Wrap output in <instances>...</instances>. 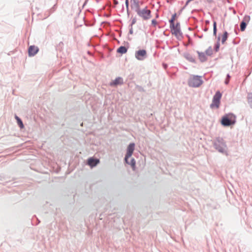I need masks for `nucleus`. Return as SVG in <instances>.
<instances>
[{
  "label": "nucleus",
  "mask_w": 252,
  "mask_h": 252,
  "mask_svg": "<svg viewBox=\"0 0 252 252\" xmlns=\"http://www.w3.org/2000/svg\"><path fill=\"white\" fill-rule=\"evenodd\" d=\"M214 148L219 153L228 155V148L226 141L221 137H216L213 141Z\"/></svg>",
  "instance_id": "nucleus-1"
},
{
  "label": "nucleus",
  "mask_w": 252,
  "mask_h": 252,
  "mask_svg": "<svg viewBox=\"0 0 252 252\" xmlns=\"http://www.w3.org/2000/svg\"><path fill=\"white\" fill-rule=\"evenodd\" d=\"M134 3V6L136 9L138 15L144 19H148L150 17V10L144 8L143 9L140 7L139 2L137 0H133Z\"/></svg>",
  "instance_id": "nucleus-2"
},
{
  "label": "nucleus",
  "mask_w": 252,
  "mask_h": 252,
  "mask_svg": "<svg viewBox=\"0 0 252 252\" xmlns=\"http://www.w3.org/2000/svg\"><path fill=\"white\" fill-rule=\"evenodd\" d=\"M135 144L130 143L127 148L126 154L125 156V160L126 163L131 165L133 170L135 169V161L134 158H131L130 162H128V158L132 156L134 150Z\"/></svg>",
  "instance_id": "nucleus-3"
},
{
  "label": "nucleus",
  "mask_w": 252,
  "mask_h": 252,
  "mask_svg": "<svg viewBox=\"0 0 252 252\" xmlns=\"http://www.w3.org/2000/svg\"><path fill=\"white\" fill-rule=\"evenodd\" d=\"M203 82L201 76L192 75L189 79L188 85L189 87L197 88L201 85Z\"/></svg>",
  "instance_id": "nucleus-4"
},
{
  "label": "nucleus",
  "mask_w": 252,
  "mask_h": 252,
  "mask_svg": "<svg viewBox=\"0 0 252 252\" xmlns=\"http://www.w3.org/2000/svg\"><path fill=\"white\" fill-rule=\"evenodd\" d=\"M235 119L236 117L233 114H226L222 117L221 124L224 126H228L235 123Z\"/></svg>",
  "instance_id": "nucleus-5"
},
{
  "label": "nucleus",
  "mask_w": 252,
  "mask_h": 252,
  "mask_svg": "<svg viewBox=\"0 0 252 252\" xmlns=\"http://www.w3.org/2000/svg\"><path fill=\"white\" fill-rule=\"evenodd\" d=\"M222 94L220 91H217L213 97L212 103L210 105V107L213 108L216 107L217 108L219 107L220 104V100L221 99Z\"/></svg>",
  "instance_id": "nucleus-6"
},
{
  "label": "nucleus",
  "mask_w": 252,
  "mask_h": 252,
  "mask_svg": "<svg viewBox=\"0 0 252 252\" xmlns=\"http://www.w3.org/2000/svg\"><path fill=\"white\" fill-rule=\"evenodd\" d=\"M135 58L140 61L144 60L147 57V52L145 50H139L135 52Z\"/></svg>",
  "instance_id": "nucleus-7"
},
{
  "label": "nucleus",
  "mask_w": 252,
  "mask_h": 252,
  "mask_svg": "<svg viewBox=\"0 0 252 252\" xmlns=\"http://www.w3.org/2000/svg\"><path fill=\"white\" fill-rule=\"evenodd\" d=\"M99 163V160L94 158H90L88 159L87 164L91 168L95 166L98 163Z\"/></svg>",
  "instance_id": "nucleus-8"
},
{
  "label": "nucleus",
  "mask_w": 252,
  "mask_h": 252,
  "mask_svg": "<svg viewBox=\"0 0 252 252\" xmlns=\"http://www.w3.org/2000/svg\"><path fill=\"white\" fill-rule=\"evenodd\" d=\"M38 50L39 49L37 46L34 45L30 46L28 51L29 56H34L38 52Z\"/></svg>",
  "instance_id": "nucleus-9"
},
{
  "label": "nucleus",
  "mask_w": 252,
  "mask_h": 252,
  "mask_svg": "<svg viewBox=\"0 0 252 252\" xmlns=\"http://www.w3.org/2000/svg\"><path fill=\"white\" fill-rule=\"evenodd\" d=\"M172 34H174L178 38H182V33L181 31L180 28L174 27L171 30Z\"/></svg>",
  "instance_id": "nucleus-10"
},
{
  "label": "nucleus",
  "mask_w": 252,
  "mask_h": 252,
  "mask_svg": "<svg viewBox=\"0 0 252 252\" xmlns=\"http://www.w3.org/2000/svg\"><path fill=\"white\" fill-rule=\"evenodd\" d=\"M197 53L198 54V58L201 62L203 63L207 61L208 58L205 52L197 51Z\"/></svg>",
  "instance_id": "nucleus-11"
},
{
  "label": "nucleus",
  "mask_w": 252,
  "mask_h": 252,
  "mask_svg": "<svg viewBox=\"0 0 252 252\" xmlns=\"http://www.w3.org/2000/svg\"><path fill=\"white\" fill-rule=\"evenodd\" d=\"M127 49L125 46H120L117 49V52L121 54H125L127 52Z\"/></svg>",
  "instance_id": "nucleus-12"
},
{
  "label": "nucleus",
  "mask_w": 252,
  "mask_h": 252,
  "mask_svg": "<svg viewBox=\"0 0 252 252\" xmlns=\"http://www.w3.org/2000/svg\"><path fill=\"white\" fill-rule=\"evenodd\" d=\"M123 83V79L121 77L117 78L113 83H111V85H117L119 84H122Z\"/></svg>",
  "instance_id": "nucleus-13"
},
{
  "label": "nucleus",
  "mask_w": 252,
  "mask_h": 252,
  "mask_svg": "<svg viewBox=\"0 0 252 252\" xmlns=\"http://www.w3.org/2000/svg\"><path fill=\"white\" fill-rule=\"evenodd\" d=\"M206 55L208 56H211L213 54V50L211 46H210L205 52Z\"/></svg>",
  "instance_id": "nucleus-14"
},
{
  "label": "nucleus",
  "mask_w": 252,
  "mask_h": 252,
  "mask_svg": "<svg viewBox=\"0 0 252 252\" xmlns=\"http://www.w3.org/2000/svg\"><path fill=\"white\" fill-rule=\"evenodd\" d=\"M185 58L188 60H189V61H190V62H192V63H194L195 62V59L194 58L192 57V55H190L189 54H187L185 55Z\"/></svg>",
  "instance_id": "nucleus-15"
},
{
  "label": "nucleus",
  "mask_w": 252,
  "mask_h": 252,
  "mask_svg": "<svg viewBox=\"0 0 252 252\" xmlns=\"http://www.w3.org/2000/svg\"><path fill=\"white\" fill-rule=\"evenodd\" d=\"M228 36V33L226 31H225L223 32L222 35V39H221V43L223 44L225 41L227 40Z\"/></svg>",
  "instance_id": "nucleus-16"
},
{
  "label": "nucleus",
  "mask_w": 252,
  "mask_h": 252,
  "mask_svg": "<svg viewBox=\"0 0 252 252\" xmlns=\"http://www.w3.org/2000/svg\"><path fill=\"white\" fill-rule=\"evenodd\" d=\"M248 102L250 106L252 108V93L248 94Z\"/></svg>",
  "instance_id": "nucleus-17"
},
{
  "label": "nucleus",
  "mask_w": 252,
  "mask_h": 252,
  "mask_svg": "<svg viewBox=\"0 0 252 252\" xmlns=\"http://www.w3.org/2000/svg\"><path fill=\"white\" fill-rule=\"evenodd\" d=\"M247 23L242 21L240 23V30L241 31H244L246 28Z\"/></svg>",
  "instance_id": "nucleus-18"
},
{
  "label": "nucleus",
  "mask_w": 252,
  "mask_h": 252,
  "mask_svg": "<svg viewBox=\"0 0 252 252\" xmlns=\"http://www.w3.org/2000/svg\"><path fill=\"white\" fill-rule=\"evenodd\" d=\"M15 118L17 121V123H18V124L19 125V126L22 128H23L24 125H23V124L21 120L17 116H15Z\"/></svg>",
  "instance_id": "nucleus-19"
},
{
  "label": "nucleus",
  "mask_w": 252,
  "mask_h": 252,
  "mask_svg": "<svg viewBox=\"0 0 252 252\" xmlns=\"http://www.w3.org/2000/svg\"><path fill=\"white\" fill-rule=\"evenodd\" d=\"M218 41L216 44L215 47H214V50H215V52H217L219 51V48H220V44L219 40H220V37H219L218 38Z\"/></svg>",
  "instance_id": "nucleus-20"
},
{
  "label": "nucleus",
  "mask_w": 252,
  "mask_h": 252,
  "mask_svg": "<svg viewBox=\"0 0 252 252\" xmlns=\"http://www.w3.org/2000/svg\"><path fill=\"white\" fill-rule=\"evenodd\" d=\"M217 32V23L216 21H214V22H213V34L214 35H216Z\"/></svg>",
  "instance_id": "nucleus-21"
},
{
  "label": "nucleus",
  "mask_w": 252,
  "mask_h": 252,
  "mask_svg": "<svg viewBox=\"0 0 252 252\" xmlns=\"http://www.w3.org/2000/svg\"><path fill=\"white\" fill-rule=\"evenodd\" d=\"M250 20V16L249 15H245L243 18V22H245L246 23H249Z\"/></svg>",
  "instance_id": "nucleus-22"
},
{
  "label": "nucleus",
  "mask_w": 252,
  "mask_h": 252,
  "mask_svg": "<svg viewBox=\"0 0 252 252\" xmlns=\"http://www.w3.org/2000/svg\"><path fill=\"white\" fill-rule=\"evenodd\" d=\"M230 78V76L229 75V74H227V75H226V78L225 80L224 81V83L226 85L228 84V83L229 82Z\"/></svg>",
  "instance_id": "nucleus-23"
},
{
  "label": "nucleus",
  "mask_w": 252,
  "mask_h": 252,
  "mask_svg": "<svg viewBox=\"0 0 252 252\" xmlns=\"http://www.w3.org/2000/svg\"><path fill=\"white\" fill-rule=\"evenodd\" d=\"M170 27L171 28V30H172V29H173V28L174 27H175V24L174 23H173V24L172 23H170Z\"/></svg>",
  "instance_id": "nucleus-24"
},
{
  "label": "nucleus",
  "mask_w": 252,
  "mask_h": 252,
  "mask_svg": "<svg viewBox=\"0 0 252 252\" xmlns=\"http://www.w3.org/2000/svg\"><path fill=\"white\" fill-rule=\"evenodd\" d=\"M162 65H163V68H164L165 69H166L167 68V66H168V65H167V64H166V63H163V64H162Z\"/></svg>",
  "instance_id": "nucleus-25"
},
{
  "label": "nucleus",
  "mask_w": 252,
  "mask_h": 252,
  "mask_svg": "<svg viewBox=\"0 0 252 252\" xmlns=\"http://www.w3.org/2000/svg\"><path fill=\"white\" fill-rule=\"evenodd\" d=\"M174 21L175 20L171 18V19L169 20V23L173 24V23H174Z\"/></svg>",
  "instance_id": "nucleus-26"
},
{
  "label": "nucleus",
  "mask_w": 252,
  "mask_h": 252,
  "mask_svg": "<svg viewBox=\"0 0 252 252\" xmlns=\"http://www.w3.org/2000/svg\"><path fill=\"white\" fill-rule=\"evenodd\" d=\"M175 27L176 28H180V23L178 22L175 24Z\"/></svg>",
  "instance_id": "nucleus-27"
},
{
  "label": "nucleus",
  "mask_w": 252,
  "mask_h": 252,
  "mask_svg": "<svg viewBox=\"0 0 252 252\" xmlns=\"http://www.w3.org/2000/svg\"><path fill=\"white\" fill-rule=\"evenodd\" d=\"M177 15H176V13H174L172 16V18H173V19H175V18L176 17Z\"/></svg>",
  "instance_id": "nucleus-28"
},
{
  "label": "nucleus",
  "mask_w": 252,
  "mask_h": 252,
  "mask_svg": "<svg viewBox=\"0 0 252 252\" xmlns=\"http://www.w3.org/2000/svg\"><path fill=\"white\" fill-rule=\"evenodd\" d=\"M189 2H188V0H187V1H186L185 5L184 7L187 6L189 4Z\"/></svg>",
  "instance_id": "nucleus-29"
},
{
  "label": "nucleus",
  "mask_w": 252,
  "mask_h": 252,
  "mask_svg": "<svg viewBox=\"0 0 252 252\" xmlns=\"http://www.w3.org/2000/svg\"><path fill=\"white\" fill-rule=\"evenodd\" d=\"M152 23H153V24H156V20H153L152 21Z\"/></svg>",
  "instance_id": "nucleus-30"
},
{
  "label": "nucleus",
  "mask_w": 252,
  "mask_h": 252,
  "mask_svg": "<svg viewBox=\"0 0 252 252\" xmlns=\"http://www.w3.org/2000/svg\"><path fill=\"white\" fill-rule=\"evenodd\" d=\"M206 23L207 24H208V23H209V21L207 20V21H206Z\"/></svg>",
  "instance_id": "nucleus-31"
},
{
  "label": "nucleus",
  "mask_w": 252,
  "mask_h": 252,
  "mask_svg": "<svg viewBox=\"0 0 252 252\" xmlns=\"http://www.w3.org/2000/svg\"><path fill=\"white\" fill-rule=\"evenodd\" d=\"M207 31V29H205V31Z\"/></svg>",
  "instance_id": "nucleus-32"
}]
</instances>
